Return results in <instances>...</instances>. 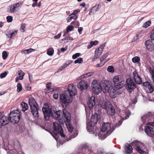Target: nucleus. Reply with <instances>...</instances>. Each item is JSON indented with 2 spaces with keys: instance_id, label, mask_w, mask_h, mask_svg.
<instances>
[{
  "instance_id": "obj_34",
  "label": "nucleus",
  "mask_w": 154,
  "mask_h": 154,
  "mask_svg": "<svg viewBox=\"0 0 154 154\" xmlns=\"http://www.w3.org/2000/svg\"><path fill=\"white\" fill-rule=\"evenodd\" d=\"M78 15H72V13L67 18V22H69L71 21L72 19H73L75 20H76L78 18Z\"/></svg>"
},
{
  "instance_id": "obj_58",
  "label": "nucleus",
  "mask_w": 154,
  "mask_h": 154,
  "mask_svg": "<svg viewBox=\"0 0 154 154\" xmlns=\"http://www.w3.org/2000/svg\"><path fill=\"white\" fill-rule=\"evenodd\" d=\"M80 12L79 9H77L75 10L72 13V15H77V14Z\"/></svg>"
},
{
  "instance_id": "obj_12",
  "label": "nucleus",
  "mask_w": 154,
  "mask_h": 154,
  "mask_svg": "<svg viewBox=\"0 0 154 154\" xmlns=\"http://www.w3.org/2000/svg\"><path fill=\"white\" fill-rule=\"evenodd\" d=\"M23 4V2L20 1L10 5L8 8L7 11L9 13H14L16 8L20 7Z\"/></svg>"
},
{
  "instance_id": "obj_51",
  "label": "nucleus",
  "mask_w": 154,
  "mask_h": 154,
  "mask_svg": "<svg viewBox=\"0 0 154 154\" xmlns=\"http://www.w3.org/2000/svg\"><path fill=\"white\" fill-rule=\"evenodd\" d=\"M150 73L151 75L153 82L154 83V70L150 69Z\"/></svg>"
},
{
  "instance_id": "obj_25",
  "label": "nucleus",
  "mask_w": 154,
  "mask_h": 154,
  "mask_svg": "<svg viewBox=\"0 0 154 154\" xmlns=\"http://www.w3.org/2000/svg\"><path fill=\"white\" fill-rule=\"evenodd\" d=\"M95 98L94 96H92L88 102V106L90 109L95 105Z\"/></svg>"
},
{
  "instance_id": "obj_55",
  "label": "nucleus",
  "mask_w": 154,
  "mask_h": 154,
  "mask_svg": "<svg viewBox=\"0 0 154 154\" xmlns=\"http://www.w3.org/2000/svg\"><path fill=\"white\" fill-rule=\"evenodd\" d=\"M7 72H5L1 73L0 75V78H2L5 77L7 75Z\"/></svg>"
},
{
  "instance_id": "obj_17",
  "label": "nucleus",
  "mask_w": 154,
  "mask_h": 154,
  "mask_svg": "<svg viewBox=\"0 0 154 154\" xmlns=\"http://www.w3.org/2000/svg\"><path fill=\"white\" fill-rule=\"evenodd\" d=\"M144 131L147 135L150 137L154 136V131L153 128L149 126H145Z\"/></svg>"
},
{
  "instance_id": "obj_59",
  "label": "nucleus",
  "mask_w": 154,
  "mask_h": 154,
  "mask_svg": "<svg viewBox=\"0 0 154 154\" xmlns=\"http://www.w3.org/2000/svg\"><path fill=\"white\" fill-rule=\"evenodd\" d=\"M142 32H141L140 33H139L138 34H137L136 35V40H137L139 38L141 37V36H142Z\"/></svg>"
},
{
  "instance_id": "obj_21",
  "label": "nucleus",
  "mask_w": 154,
  "mask_h": 154,
  "mask_svg": "<svg viewBox=\"0 0 154 154\" xmlns=\"http://www.w3.org/2000/svg\"><path fill=\"white\" fill-rule=\"evenodd\" d=\"M10 121L9 118L3 116L0 119V126H4L8 124Z\"/></svg>"
},
{
  "instance_id": "obj_8",
  "label": "nucleus",
  "mask_w": 154,
  "mask_h": 154,
  "mask_svg": "<svg viewBox=\"0 0 154 154\" xmlns=\"http://www.w3.org/2000/svg\"><path fill=\"white\" fill-rule=\"evenodd\" d=\"M131 145L133 146L136 147V150L141 154H146V152L143 150L145 147V145L142 143L136 140L133 141L131 143Z\"/></svg>"
},
{
  "instance_id": "obj_7",
  "label": "nucleus",
  "mask_w": 154,
  "mask_h": 154,
  "mask_svg": "<svg viewBox=\"0 0 154 154\" xmlns=\"http://www.w3.org/2000/svg\"><path fill=\"white\" fill-rule=\"evenodd\" d=\"M59 98L60 102L64 104L66 106L68 103L71 102L73 100L72 97L69 95L66 91H65L63 93L60 94Z\"/></svg>"
},
{
  "instance_id": "obj_49",
  "label": "nucleus",
  "mask_w": 154,
  "mask_h": 154,
  "mask_svg": "<svg viewBox=\"0 0 154 154\" xmlns=\"http://www.w3.org/2000/svg\"><path fill=\"white\" fill-rule=\"evenodd\" d=\"M74 29V27L72 26H69L66 28V30L67 32L71 31Z\"/></svg>"
},
{
  "instance_id": "obj_36",
  "label": "nucleus",
  "mask_w": 154,
  "mask_h": 154,
  "mask_svg": "<svg viewBox=\"0 0 154 154\" xmlns=\"http://www.w3.org/2000/svg\"><path fill=\"white\" fill-rule=\"evenodd\" d=\"M29 103L30 107L37 105L35 100L33 98H29Z\"/></svg>"
},
{
  "instance_id": "obj_52",
  "label": "nucleus",
  "mask_w": 154,
  "mask_h": 154,
  "mask_svg": "<svg viewBox=\"0 0 154 154\" xmlns=\"http://www.w3.org/2000/svg\"><path fill=\"white\" fill-rule=\"evenodd\" d=\"M98 53L97 54V53H96V54H94V55L93 57L92 60L93 61H94L96 59H97L99 57V56H98Z\"/></svg>"
},
{
  "instance_id": "obj_13",
  "label": "nucleus",
  "mask_w": 154,
  "mask_h": 154,
  "mask_svg": "<svg viewBox=\"0 0 154 154\" xmlns=\"http://www.w3.org/2000/svg\"><path fill=\"white\" fill-rule=\"evenodd\" d=\"M14 141L12 142V143L9 142L8 146V149L7 151L8 154H17L16 151L15 149L16 146L14 144ZM20 153H18L20 154Z\"/></svg>"
},
{
  "instance_id": "obj_29",
  "label": "nucleus",
  "mask_w": 154,
  "mask_h": 154,
  "mask_svg": "<svg viewBox=\"0 0 154 154\" xmlns=\"http://www.w3.org/2000/svg\"><path fill=\"white\" fill-rule=\"evenodd\" d=\"M112 106L111 103L109 101H106L101 105L102 108L106 111Z\"/></svg>"
},
{
  "instance_id": "obj_18",
  "label": "nucleus",
  "mask_w": 154,
  "mask_h": 154,
  "mask_svg": "<svg viewBox=\"0 0 154 154\" xmlns=\"http://www.w3.org/2000/svg\"><path fill=\"white\" fill-rule=\"evenodd\" d=\"M133 75L136 83L137 84H141L142 82V80L137 71H134L133 72Z\"/></svg>"
},
{
  "instance_id": "obj_40",
  "label": "nucleus",
  "mask_w": 154,
  "mask_h": 154,
  "mask_svg": "<svg viewBox=\"0 0 154 154\" xmlns=\"http://www.w3.org/2000/svg\"><path fill=\"white\" fill-rule=\"evenodd\" d=\"M54 53V50L52 48H50L47 50V53L49 56H51L53 55Z\"/></svg>"
},
{
  "instance_id": "obj_39",
  "label": "nucleus",
  "mask_w": 154,
  "mask_h": 154,
  "mask_svg": "<svg viewBox=\"0 0 154 154\" xmlns=\"http://www.w3.org/2000/svg\"><path fill=\"white\" fill-rule=\"evenodd\" d=\"M25 73L21 70H19L18 72V78L20 80H22L23 79V77L25 75Z\"/></svg>"
},
{
  "instance_id": "obj_5",
  "label": "nucleus",
  "mask_w": 154,
  "mask_h": 154,
  "mask_svg": "<svg viewBox=\"0 0 154 154\" xmlns=\"http://www.w3.org/2000/svg\"><path fill=\"white\" fill-rule=\"evenodd\" d=\"M142 122L146 124L154 127V113L149 112L141 117Z\"/></svg>"
},
{
  "instance_id": "obj_43",
  "label": "nucleus",
  "mask_w": 154,
  "mask_h": 154,
  "mask_svg": "<svg viewBox=\"0 0 154 154\" xmlns=\"http://www.w3.org/2000/svg\"><path fill=\"white\" fill-rule=\"evenodd\" d=\"M151 23L150 21H147L144 24L143 26V27L145 28H147L149 26H150Z\"/></svg>"
},
{
  "instance_id": "obj_1",
  "label": "nucleus",
  "mask_w": 154,
  "mask_h": 154,
  "mask_svg": "<svg viewBox=\"0 0 154 154\" xmlns=\"http://www.w3.org/2000/svg\"><path fill=\"white\" fill-rule=\"evenodd\" d=\"M42 110L45 119L46 121L48 120L51 116H53L55 119H58L61 123L63 124L65 122L68 130L70 132H72L73 131V127L70 122V115L67 111L64 110L62 113V111L59 110L56 111L53 114L49 107L45 105L43 107Z\"/></svg>"
},
{
  "instance_id": "obj_20",
  "label": "nucleus",
  "mask_w": 154,
  "mask_h": 154,
  "mask_svg": "<svg viewBox=\"0 0 154 154\" xmlns=\"http://www.w3.org/2000/svg\"><path fill=\"white\" fill-rule=\"evenodd\" d=\"M78 88L81 90H85L88 88V85L87 81L82 80L77 85Z\"/></svg>"
},
{
  "instance_id": "obj_16",
  "label": "nucleus",
  "mask_w": 154,
  "mask_h": 154,
  "mask_svg": "<svg viewBox=\"0 0 154 154\" xmlns=\"http://www.w3.org/2000/svg\"><path fill=\"white\" fill-rule=\"evenodd\" d=\"M85 152L91 154L93 152V151L88 145H84L82 146L81 149L80 150L79 153L80 154H83Z\"/></svg>"
},
{
  "instance_id": "obj_63",
  "label": "nucleus",
  "mask_w": 154,
  "mask_h": 154,
  "mask_svg": "<svg viewBox=\"0 0 154 154\" xmlns=\"http://www.w3.org/2000/svg\"><path fill=\"white\" fill-rule=\"evenodd\" d=\"M83 30V28L82 27H79L78 28V31L79 34L82 33V31Z\"/></svg>"
},
{
  "instance_id": "obj_15",
  "label": "nucleus",
  "mask_w": 154,
  "mask_h": 154,
  "mask_svg": "<svg viewBox=\"0 0 154 154\" xmlns=\"http://www.w3.org/2000/svg\"><path fill=\"white\" fill-rule=\"evenodd\" d=\"M143 85L146 92L151 94V93L154 90V88L150 83L148 82H143Z\"/></svg>"
},
{
  "instance_id": "obj_26",
  "label": "nucleus",
  "mask_w": 154,
  "mask_h": 154,
  "mask_svg": "<svg viewBox=\"0 0 154 154\" xmlns=\"http://www.w3.org/2000/svg\"><path fill=\"white\" fill-rule=\"evenodd\" d=\"M133 149L132 146L128 143L125 145V151L127 154H131L133 152Z\"/></svg>"
},
{
  "instance_id": "obj_57",
  "label": "nucleus",
  "mask_w": 154,
  "mask_h": 154,
  "mask_svg": "<svg viewBox=\"0 0 154 154\" xmlns=\"http://www.w3.org/2000/svg\"><path fill=\"white\" fill-rule=\"evenodd\" d=\"M66 42H68L70 41H72L73 40V38L70 36H68L66 37Z\"/></svg>"
},
{
  "instance_id": "obj_11",
  "label": "nucleus",
  "mask_w": 154,
  "mask_h": 154,
  "mask_svg": "<svg viewBox=\"0 0 154 154\" xmlns=\"http://www.w3.org/2000/svg\"><path fill=\"white\" fill-rule=\"evenodd\" d=\"M86 128L88 131L90 133H95V136H96L98 134L97 131H99V129L96 128L95 124L89 122V121L87 120L86 121Z\"/></svg>"
},
{
  "instance_id": "obj_24",
  "label": "nucleus",
  "mask_w": 154,
  "mask_h": 154,
  "mask_svg": "<svg viewBox=\"0 0 154 154\" xmlns=\"http://www.w3.org/2000/svg\"><path fill=\"white\" fill-rule=\"evenodd\" d=\"M112 80L114 84L124 82L122 76L120 75L115 76Z\"/></svg>"
},
{
  "instance_id": "obj_44",
  "label": "nucleus",
  "mask_w": 154,
  "mask_h": 154,
  "mask_svg": "<svg viewBox=\"0 0 154 154\" xmlns=\"http://www.w3.org/2000/svg\"><path fill=\"white\" fill-rule=\"evenodd\" d=\"M17 92H20L22 90V88L21 85L19 83H18L17 85Z\"/></svg>"
},
{
  "instance_id": "obj_9",
  "label": "nucleus",
  "mask_w": 154,
  "mask_h": 154,
  "mask_svg": "<svg viewBox=\"0 0 154 154\" xmlns=\"http://www.w3.org/2000/svg\"><path fill=\"white\" fill-rule=\"evenodd\" d=\"M103 89H105L104 93L108 92L110 96L112 98H115L116 97V90L114 89L113 87L109 82H108L106 87L104 88L103 87Z\"/></svg>"
},
{
  "instance_id": "obj_4",
  "label": "nucleus",
  "mask_w": 154,
  "mask_h": 154,
  "mask_svg": "<svg viewBox=\"0 0 154 154\" xmlns=\"http://www.w3.org/2000/svg\"><path fill=\"white\" fill-rule=\"evenodd\" d=\"M107 83L108 82L106 81H101L99 83L97 80H94L91 84L92 90L96 94H99L101 91L104 93V91L105 90L103 87L104 88L106 87Z\"/></svg>"
},
{
  "instance_id": "obj_46",
  "label": "nucleus",
  "mask_w": 154,
  "mask_h": 154,
  "mask_svg": "<svg viewBox=\"0 0 154 154\" xmlns=\"http://www.w3.org/2000/svg\"><path fill=\"white\" fill-rule=\"evenodd\" d=\"M83 61L81 57H79L75 61L74 63H82Z\"/></svg>"
},
{
  "instance_id": "obj_10",
  "label": "nucleus",
  "mask_w": 154,
  "mask_h": 154,
  "mask_svg": "<svg viewBox=\"0 0 154 154\" xmlns=\"http://www.w3.org/2000/svg\"><path fill=\"white\" fill-rule=\"evenodd\" d=\"M126 88L130 93L136 88V85L133 80L130 78L127 79L126 81V84L125 85Z\"/></svg>"
},
{
  "instance_id": "obj_6",
  "label": "nucleus",
  "mask_w": 154,
  "mask_h": 154,
  "mask_svg": "<svg viewBox=\"0 0 154 154\" xmlns=\"http://www.w3.org/2000/svg\"><path fill=\"white\" fill-rule=\"evenodd\" d=\"M20 112L18 110L11 111L9 114L10 121L13 124L17 123L20 119Z\"/></svg>"
},
{
  "instance_id": "obj_3",
  "label": "nucleus",
  "mask_w": 154,
  "mask_h": 154,
  "mask_svg": "<svg viewBox=\"0 0 154 154\" xmlns=\"http://www.w3.org/2000/svg\"><path fill=\"white\" fill-rule=\"evenodd\" d=\"M122 123V121L120 120L115 124V126H113L112 128L110 123H104L102 125L101 131L99 134H98L99 139L102 140L104 139L115 129L116 127L120 126Z\"/></svg>"
},
{
  "instance_id": "obj_47",
  "label": "nucleus",
  "mask_w": 154,
  "mask_h": 154,
  "mask_svg": "<svg viewBox=\"0 0 154 154\" xmlns=\"http://www.w3.org/2000/svg\"><path fill=\"white\" fill-rule=\"evenodd\" d=\"M107 71L109 72H114V68L112 66H109L107 69Z\"/></svg>"
},
{
  "instance_id": "obj_27",
  "label": "nucleus",
  "mask_w": 154,
  "mask_h": 154,
  "mask_svg": "<svg viewBox=\"0 0 154 154\" xmlns=\"http://www.w3.org/2000/svg\"><path fill=\"white\" fill-rule=\"evenodd\" d=\"M106 43L105 42L101 45L99 48L96 49L95 51L94 54H96V53H98V56H100L102 54L103 52V49L105 46Z\"/></svg>"
},
{
  "instance_id": "obj_22",
  "label": "nucleus",
  "mask_w": 154,
  "mask_h": 154,
  "mask_svg": "<svg viewBox=\"0 0 154 154\" xmlns=\"http://www.w3.org/2000/svg\"><path fill=\"white\" fill-rule=\"evenodd\" d=\"M121 113V117L124 119H128L131 115L130 112L128 109L122 111Z\"/></svg>"
},
{
  "instance_id": "obj_56",
  "label": "nucleus",
  "mask_w": 154,
  "mask_h": 154,
  "mask_svg": "<svg viewBox=\"0 0 154 154\" xmlns=\"http://www.w3.org/2000/svg\"><path fill=\"white\" fill-rule=\"evenodd\" d=\"M85 110H86V119H87V120H88L89 121V120H88V118H89V117L90 116V111H87L86 109H85ZM86 121H87V120H86Z\"/></svg>"
},
{
  "instance_id": "obj_60",
  "label": "nucleus",
  "mask_w": 154,
  "mask_h": 154,
  "mask_svg": "<svg viewBox=\"0 0 154 154\" xmlns=\"http://www.w3.org/2000/svg\"><path fill=\"white\" fill-rule=\"evenodd\" d=\"M26 50L27 51L28 54H29L33 51H34L35 50L34 49H33L32 48H29V49H27Z\"/></svg>"
},
{
  "instance_id": "obj_33",
  "label": "nucleus",
  "mask_w": 154,
  "mask_h": 154,
  "mask_svg": "<svg viewBox=\"0 0 154 154\" xmlns=\"http://www.w3.org/2000/svg\"><path fill=\"white\" fill-rule=\"evenodd\" d=\"M106 111L107 114L111 116L113 115L115 113V109L112 105Z\"/></svg>"
},
{
  "instance_id": "obj_45",
  "label": "nucleus",
  "mask_w": 154,
  "mask_h": 154,
  "mask_svg": "<svg viewBox=\"0 0 154 154\" xmlns=\"http://www.w3.org/2000/svg\"><path fill=\"white\" fill-rule=\"evenodd\" d=\"M8 56V54L6 51H4L2 53V57L4 60H5L7 58Z\"/></svg>"
},
{
  "instance_id": "obj_23",
  "label": "nucleus",
  "mask_w": 154,
  "mask_h": 154,
  "mask_svg": "<svg viewBox=\"0 0 154 154\" xmlns=\"http://www.w3.org/2000/svg\"><path fill=\"white\" fill-rule=\"evenodd\" d=\"M31 112L33 115L35 117L38 116V108L37 105L30 107Z\"/></svg>"
},
{
  "instance_id": "obj_30",
  "label": "nucleus",
  "mask_w": 154,
  "mask_h": 154,
  "mask_svg": "<svg viewBox=\"0 0 154 154\" xmlns=\"http://www.w3.org/2000/svg\"><path fill=\"white\" fill-rule=\"evenodd\" d=\"M72 63V60H68L67 62L65 63L63 66H62L60 67V69H58V72H59L62 71Z\"/></svg>"
},
{
  "instance_id": "obj_61",
  "label": "nucleus",
  "mask_w": 154,
  "mask_h": 154,
  "mask_svg": "<svg viewBox=\"0 0 154 154\" xmlns=\"http://www.w3.org/2000/svg\"><path fill=\"white\" fill-rule=\"evenodd\" d=\"M89 76H89L88 72L87 73L84 74L82 75V77L83 78H86Z\"/></svg>"
},
{
  "instance_id": "obj_54",
  "label": "nucleus",
  "mask_w": 154,
  "mask_h": 154,
  "mask_svg": "<svg viewBox=\"0 0 154 154\" xmlns=\"http://www.w3.org/2000/svg\"><path fill=\"white\" fill-rule=\"evenodd\" d=\"M80 54H81L80 53H75V54H73L72 55V58L73 59H75L77 57H79L80 56Z\"/></svg>"
},
{
  "instance_id": "obj_19",
  "label": "nucleus",
  "mask_w": 154,
  "mask_h": 154,
  "mask_svg": "<svg viewBox=\"0 0 154 154\" xmlns=\"http://www.w3.org/2000/svg\"><path fill=\"white\" fill-rule=\"evenodd\" d=\"M145 44L148 51H151L154 49V44L151 40H149L146 41Z\"/></svg>"
},
{
  "instance_id": "obj_42",
  "label": "nucleus",
  "mask_w": 154,
  "mask_h": 154,
  "mask_svg": "<svg viewBox=\"0 0 154 154\" xmlns=\"http://www.w3.org/2000/svg\"><path fill=\"white\" fill-rule=\"evenodd\" d=\"M51 84V82H48L46 85L47 88L49 91L50 92H51L55 90L53 88H50Z\"/></svg>"
},
{
  "instance_id": "obj_41",
  "label": "nucleus",
  "mask_w": 154,
  "mask_h": 154,
  "mask_svg": "<svg viewBox=\"0 0 154 154\" xmlns=\"http://www.w3.org/2000/svg\"><path fill=\"white\" fill-rule=\"evenodd\" d=\"M140 60V58L138 56H136L132 58V61L134 63H138Z\"/></svg>"
},
{
  "instance_id": "obj_32",
  "label": "nucleus",
  "mask_w": 154,
  "mask_h": 154,
  "mask_svg": "<svg viewBox=\"0 0 154 154\" xmlns=\"http://www.w3.org/2000/svg\"><path fill=\"white\" fill-rule=\"evenodd\" d=\"M124 82L114 84V88L116 90L121 89L124 86Z\"/></svg>"
},
{
  "instance_id": "obj_62",
  "label": "nucleus",
  "mask_w": 154,
  "mask_h": 154,
  "mask_svg": "<svg viewBox=\"0 0 154 154\" xmlns=\"http://www.w3.org/2000/svg\"><path fill=\"white\" fill-rule=\"evenodd\" d=\"M58 93H55L53 95V97L55 100H57L58 99Z\"/></svg>"
},
{
  "instance_id": "obj_37",
  "label": "nucleus",
  "mask_w": 154,
  "mask_h": 154,
  "mask_svg": "<svg viewBox=\"0 0 154 154\" xmlns=\"http://www.w3.org/2000/svg\"><path fill=\"white\" fill-rule=\"evenodd\" d=\"M21 109L24 112L27 110L28 109V104L25 102H23L21 103Z\"/></svg>"
},
{
  "instance_id": "obj_2",
  "label": "nucleus",
  "mask_w": 154,
  "mask_h": 154,
  "mask_svg": "<svg viewBox=\"0 0 154 154\" xmlns=\"http://www.w3.org/2000/svg\"><path fill=\"white\" fill-rule=\"evenodd\" d=\"M53 127L54 128L53 134L51 133V135L57 140V134L59 132L61 137L63 138V141H60L57 142V146H60V144L62 145L64 142L68 141L72 139L73 138L77 136L78 135V132L77 131L74 132V134L71 135L70 137L66 139L65 138V135L63 134V130L61 125L57 122H54L53 123Z\"/></svg>"
},
{
  "instance_id": "obj_64",
  "label": "nucleus",
  "mask_w": 154,
  "mask_h": 154,
  "mask_svg": "<svg viewBox=\"0 0 154 154\" xmlns=\"http://www.w3.org/2000/svg\"><path fill=\"white\" fill-rule=\"evenodd\" d=\"M137 99L136 97H135L134 99L132 100V103L133 104H135L137 102Z\"/></svg>"
},
{
  "instance_id": "obj_28",
  "label": "nucleus",
  "mask_w": 154,
  "mask_h": 154,
  "mask_svg": "<svg viewBox=\"0 0 154 154\" xmlns=\"http://www.w3.org/2000/svg\"><path fill=\"white\" fill-rule=\"evenodd\" d=\"M98 116L97 113H95L91 117L90 123L91 124H96L98 119Z\"/></svg>"
},
{
  "instance_id": "obj_38",
  "label": "nucleus",
  "mask_w": 154,
  "mask_h": 154,
  "mask_svg": "<svg viewBox=\"0 0 154 154\" xmlns=\"http://www.w3.org/2000/svg\"><path fill=\"white\" fill-rule=\"evenodd\" d=\"M98 43V42L97 40H95L94 41H91L90 42V44L87 46V49H90L91 48L93 45H96Z\"/></svg>"
},
{
  "instance_id": "obj_48",
  "label": "nucleus",
  "mask_w": 154,
  "mask_h": 154,
  "mask_svg": "<svg viewBox=\"0 0 154 154\" xmlns=\"http://www.w3.org/2000/svg\"><path fill=\"white\" fill-rule=\"evenodd\" d=\"M26 24L25 23H22L21 24V28L20 30L21 32H23L25 31L24 28L25 27Z\"/></svg>"
},
{
  "instance_id": "obj_50",
  "label": "nucleus",
  "mask_w": 154,
  "mask_h": 154,
  "mask_svg": "<svg viewBox=\"0 0 154 154\" xmlns=\"http://www.w3.org/2000/svg\"><path fill=\"white\" fill-rule=\"evenodd\" d=\"M149 100L150 101H153L154 102V94L153 95H151V94H149Z\"/></svg>"
},
{
  "instance_id": "obj_31",
  "label": "nucleus",
  "mask_w": 154,
  "mask_h": 154,
  "mask_svg": "<svg viewBox=\"0 0 154 154\" xmlns=\"http://www.w3.org/2000/svg\"><path fill=\"white\" fill-rule=\"evenodd\" d=\"M99 6L98 5H96L93 7L89 12V14L93 15L96 13L99 10Z\"/></svg>"
},
{
  "instance_id": "obj_53",
  "label": "nucleus",
  "mask_w": 154,
  "mask_h": 154,
  "mask_svg": "<svg viewBox=\"0 0 154 154\" xmlns=\"http://www.w3.org/2000/svg\"><path fill=\"white\" fill-rule=\"evenodd\" d=\"M7 21L8 23H10L13 20V17L11 16H8L7 17Z\"/></svg>"
},
{
  "instance_id": "obj_35",
  "label": "nucleus",
  "mask_w": 154,
  "mask_h": 154,
  "mask_svg": "<svg viewBox=\"0 0 154 154\" xmlns=\"http://www.w3.org/2000/svg\"><path fill=\"white\" fill-rule=\"evenodd\" d=\"M17 32V31H15L13 32L12 30H10L8 32V34H6V35L8 36V38H12L16 35Z\"/></svg>"
},
{
  "instance_id": "obj_14",
  "label": "nucleus",
  "mask_w": 154,
  "mask_h": 154,
  "mask_svg": "<svg viewBox=\"0 0 154 154\" xmlns=\"http://www.w3.org/2000/svg\"><path fill=\"white\" fill-rule=\"evenodd\" d=\"M67 93L69 94L70 96L75 95L76 94L77 92L76 89L75 87L73 84H70L68 85V91Z\"/></svg>"
}]
</instances>
